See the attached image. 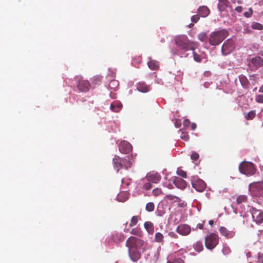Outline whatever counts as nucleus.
Listing matches in <instances>:
<instances>
[{
  "label": "nucleus",
  "mask_w": 263,
  "mask_h": 263,
  "mask_svg": "<svg viewBox=\"0 0 263 263\" xmlns=\"http://www.w3.org/2000/svg\"><path fill=\"white\" fill-rule=\"evenodd\" d=\"M198 14L201 17H206L210 13V10L206 6H200L198 10Z\"/></svg>",
  "instance_id": "nucleus-19"
},
{
  "label": "nucleus",
  "mask_w": 263,
  "mask_h": 263,
  "mask_svg": "<svg viewBox=\"0 0 263 263\" xmlns=\"http://www.w3.org/2000/svg\"><path fill=\"white\" fill-rule=\"evenodd\" d=\"M253 219L258 223H263V213L259 210L253 209L252 211Z\"/></svg>",
  "instance_id": "nucleus-13"
},
{
  "label": "nucleus",
  "mask_w": 263,
  "mask_h": 263,
  "mask_svg": "<svg viewBox=\"0 0 263 263\" xmlns=\"http://www.w3.org/2000/svg\"><path fill=\"white\" fill-rule=\"evenodd\" d=\"M198 39L201 42H204V41H206V40L208 39V36L205 33L201 32L200 33H199L198 34Z\"/></svg>",
  "instance_id": "nucleus-33"
},
{
  "label": "nucleus",
  "mask_w": 263,
  "mask_h": 263,
  "mask_svg": "<svg viewBox=\"0 0 263 263\" xmlns=\"http://www.w3.org/2000/svg\"><path fill=\"white\" fill-rule=\"evenodd\" d=\"M148 67L152 70H156L159 67V63L156 60L151 59L150 61L147 63Z\"/></svg>",
  "instance_id": "nucleus-23"
},
{
  "label": "nucleus",
  "mask_w": 263,
  "mask_h": 263,
  "mask_svg": "<svg viewBox=\"0 0 263 263\" xmlns=\"http://www.w3.org/2000/svg\"><path fill=\"white\" fill-rule=\"evenodd\" d=\"M234 49V43L232 40H228L223 44L221 51L224 55H227Z\"/></svg>",
  "instance_id": "nucleus-8"
},
{
  "label": "nucleus",
  "mask_w": 263,
  "mask_h": 263,
  "mask_svg": "<svg viewBox=\"0 0 263 263\" xmlns=\"http://www.w3.org/2000/svg\"><path fill=\"white\" fill-rule=\"evenodd\" d=\"M90 87V84L88 81L85 80H80L79 81L77 85L78 89L82 92L88 91Z\"/></svg>",
  "instance_id": "nucleus-12"
},
{
  "label": "nucleus",
  "mask_w": 263,
  "mask_h": 263,
  "mask_svg": "<svg viewBox=\"0 0 263 263\" xmlns=\"http://www.w3.org/2000/svg\"><path fill=\"white\" fill-rule=\"evenodd\" d=\"M190 123V121H189V120L188 119H185L184 121H183V125L185 126H187L189 125Z\"/></svg>",
  "instance_id": "nucleus-46"
},
{
  "label": "nucleus",
  "mask_w": 263,
  "mask_h": 263,
  "mask_svg": "<svg viewBox=\"0 0 263 263\" xmlns=\"http://www.w3.org/2000/svg\"><path fill=\"white\" fill-rule=\"evenodd\" d=\"M119 85V83L117 80H114L110 82L109 87L111 89H114Z\"/></svg>",
  "instance_id": "nucleus-35"
},
{
  "label": "nucleus",
  "mask_w": 263,
  "mask_h": 263,
  "mask_svg": "<svg viewBox=\"0 0 263 263\" xmlns=\"http://www.w3.org/2000/svg\"><path fill=\"white\" fill-rule=\"evenodd\" d=\"M191 157L192 160L196 161L198 159L199 156L197 153L194 152L192 154Z\"/></svg>",
  "instance_id": "nucleus-41"
},
{
  "label": "nucleus",
  "mask_w": 263,
  "mask_h": 263,
  "mask_svg": "<svg viewBox=\"0 0 263 263\" xmlns=\"http://www.w3.org/2000/svg\"><path fill=\"white\" fill-rule=\"evenodd\" d=\"M194 249L198 252H200L203 250V245L201 241H198L196 242H195L193 245Z\"/></svg>",
  "instance_id": "nucleus-25"
},
{
  "label": "nucleus",
  "mask_w": 263,
  "mask_h": 263,
  "mask_svg": "<svg viewBox=\"0 0 263 263\" xmlns=\"http://www.w3.org/2000/svg\"><path fill=\"white\" fill-rule=\"evenodd\" d=\"M253 12V9L251 8H250L248 10V11L245 12L244 13V16L247 18L250 17L252 15Z\"/></svg>",
  "instance_id": "nucleus-39"
},
{
  "label": "nucleus",
  "mask_w": 263,
  "mask_h": 263,
  "mask_svg": "<svg viewBox=\"0 0 263 263\" xmlns=\"http://www.w3.org/2000/svg\"><path fill=\"white\" fill-rule=\"evenodd\" d=\"M177 174L184 178H186L187 177L186 172L181 169L178 168Z\"/></svg>",
  "instance_id": "nucleus-36"
},
{
  "label": "nucleus",
  "mask_w": 263,
  "mask_h": 263,
  "mask_svg": "<svg viewBox=\"0 0 263 263\" xmlns=\"http://www.w3.org/2000/svg\"><path fill=\"white\" fill-rule=\"evenodd\" d=\"M192 185L193 187L199 192H203L206 187L205 183L200 179L193 181Z\"/></svg>",
  "instance_id": "nucleus-9"
},
{
  "label": "nucleus",
  "mask_w": 263,
  "mask_h": 263,
  "mask_svg": "<svg viewBox=\"0 0 263 263\" xmlns=\"http://www.w3.org/2000/svg\"><path fill=\"white\" fill-rule=\"evenodd\" d=\"M143 241L135 237L130 236L126 240V246L128 248V253L131 260L137 262L141 257V248Z\"/></svg>",
  "instance_id": "nucleus-1"
},
{
  "label": "nucleus",
  "mask_w": 263,
  "mask_h": 263,
  "mask_svg": "<svg viewBox=\"0 0 263 263\" xmlns=\"http://www.w3.org/2000/svg\"><path fill=\"white\" fill-rule=\"evenodd\" d=\"M175 125H176V127H179V125H178V124L176 123Z\"/></svg>",
  "instance_id": "nucleus-56"
},
{
  "label": "nucleus",
  "mask_w": 263,
  "mask_h": 263,
  "mask_svg": "<svg viewBox=\"0 0 263 263\" xmlns=\"http://www.w3.org/2000/svg\"><path fill=\"white\" fill-rule=\"evenodd\" d=\"M169 235L171 237H174V238H177L178 237L177 235L173 232L170 233Z\"/></svg>",
  "instance_id": "nucleus-49"
},
{
  "label": "nucleus",
  "mask_w": 263,
  "mask_h": 263,
  "mask_svg": "<svg viewBox=\"0 0 263 263\" xmlns=\"http://www.w3.org/2000/svg\"><path fill=\"white\" fill-rule=\"evenodd\" d=\"M130 234L139 237H141L142 235V232L139 228H135L133 229L130 231Z\"/></svg>",
  "instance_id": "nucleus-26"
},
{
  "label": "nucleus",
  "mask_w": 263,
  "mask_h": 263,
  "mask_svg": "<svg viewBox=\"0 0 263 263\" xmlns=\"http://www.w3.org/2000/svg\"><path fill=\"white\" fill-rule=\"evenodd\" d=\"M189 26H190V27H191V26H193V24H190Z\"/></svg>",
  "instance_id": "nucleus-57"
},
{
  "label": "nucleus",
  "mask_w": 263,
  "mask_h": 263,
  "mask_svg": "<svg viewBox=\"0 0 263 263\" xmlns=\"http://www.w3.org/2000/svg\"><path fill=\"white\" fill-rule=\"evenodd\" d=\"M219 237L215 233H211L205 239V245L207 249H213L218 243Z\"/></svg>",
  "instance_id": "nucleus-6"
},
{
  "label": "nucleus",
  "mask_w": 263,
  "mask_h": 263,
  "mask_svg": "<svg viewBox=\"0 0 263 263\" xmlns=\"http://www.w3.org/2000/svg\"><path fill=\"white\" fill-rule=\"evenodd\" d=\"M196 128V125L195 123H192L191 125V128L192 130H195Z\"/></svg>",
  "instance_id": "nucleus-51"
},
{
  "label": "nucleus",
  "mask_w": 263,
  "mask_h": 263,
  "mask_svg": "<svg viewBox=\"0 0 263 263\" xmlns=\"http://www.w3.org/2000/svg\"><path fill=\"white\" fill-rule=\"evenodd\" d=\"M258 263H263V255H259Z\"/></svg>",
  "instance_id": "nucleus-48"
},
{
  "label": "nucleus",
  "mask_w": 263,
  "mask_h": 263,
  "mask_svg": "<svg viewBox=\"0 0 263 263\" xmlns=\"http://www.w3.org/2000/svg\"><path fill=\"white\" fill-rule=\"evenodd\" d=\"M251 63L257 68L263 65V59L260 57H256L251 59Z\"/></svg>",
  "instance_id": "nucleus-16"
},
{
  "label": "nucleus",
  "mask_w": 263,
  "mask_h": 263,
  "mask_svg": "<svg viewBox=\"0 0 263 263\" xmlns=\"http://www.w3.org/2000/svg\"><path fill=\"white\" fill-rule=\"evenodd\" d=\"M175 125H176V127H179V125H178V124L176 123Z\"/></svg>",
  "instance_id": "nucleus-55"
},
{
  "label": "nucleus",
  "mask_w": 263,
  "mask_h": 263,
  "mask_svg": "<svg viewBox=\"0 0 263 263\" xmlns=\"http://www.w3.org/2000/svg\"><path fill=\"white\" fill-rule=\"evenodd\" d=\"M167 263H184V261L182 259L179 258L174 260L173 261H168Z\"/></svg>",
  "instance_id": "nucleus-44"
},
{
  "label": "nucleus",
  "mask_w": 263,
  "mask_h": 263,
  "mask_svg": "<svg viewBox=\"0 0 263 263\" xmlns=\"http://www.w3.org/2000/svg\"><path fill=\"white\" fill-rule=\"evenodd\" d=\"M173 183L178 189H184L186 186V181L179 177H176L173 180Z\"/></svg>",
  "instance_id": "nucleus-15"
},
{
  "label": "nucleus",
  "mask_w": 263,
  "mask_h": 263,
  "mask_svg": "<svg viewBox=\"0 0 263 263\" xmlns=\"http://www.w3.org/2000/svg\"><path fill=\"white\" fill-rule=\"evenodd\" d=\"M147 179L148 181L157 183L160 181L161 176L158 174H152L148 175L147 176Z\"/></svg>",
  "instance_id": "nucleus-18"
},
{
  "label": "nucleus",
  "mask_w": 263,
  "mask_h": 263,
  "mask_svg": "<svg viewBox=\"0 0 263 263\" xmlns=\"http://www.w3.org/2000/svg\"><path fill=\"white\" fill-rule=\"evenodd\" d=\"M176 231L181 235L186 236L191 233V229L189 225L181 224L177 227Z\"/></svg>",
  "instance_id": "nucleus-11"
},
{
  "label": "nucleus",
  "mask_w": 263,
  "mask_h": 263,
  "mask_svg": "<svg viewBox=\"0 0 263 263\" xmlns=\"http://www.w3.org/2000/svg\"><path fill=\"white\" fill-rule=\"evenodd\" d=\"M112 163L114 168L117 171H119L122 168L128 170L132 166V162L130 160L129 156H126L124 158H120L117 155H115L112 159Z\"/></svg>",
  "instance_id": "nucleus-3"
},
{
  "label": "nucleus",
  "mask_w": 263,
  "mask_h": 263,
  "mask_svg": "<svg viewBox=\"0 0 263 263\" xmlns=\"http://www.w3.org/2000/svg\"><path fill=\"white\" fill-rule=\"evenodd\" d=\"M122 108V104L119 101H114L110 104V109L116 112H119Z\"/></svg>",
  "instance_id": "nucleus-17"
},
{
  "label": "nucleus",
  "mask_w": 263,
  "mask_h": 263,
  "mask_svg": "<svg viewBox=\"0 0 263 263\" xmlns=\"http://www.w3.org/2000/svg\"><path fill=\"white\" fill-rule=\"evenodd\" d=\"M143 187L146 190H150L152 188V184L150 183V181H148V182L145 183L143 185Z\"/></svg>",
  "instance_id": "nucleus-43"
},
{
  "label": "nucleus",
  "mask_w": 263,
  "mask_h": 263,
  "mask_svg": "<svg viewBox=\"0 0 263 263\" xmlns=\"http://www.w3.org/2000/svg\"><path fill=\"white\" fill-rule=\"evenodd\" d=\"M228 0H219L218 7L220 9H224L228 6Z\"/></svg>",
  "instance_id": "nucleus-30"
},
{
  "label": "nucleus",
  "mask_w": 263,
  "mask_h": 263,
  "mask_svg": "<svg viewBox=\"0 0 263 263\" xmlns=\"http://www.w3.org/2000/svg\"><path fill=\"white\" fill-rule=\"evenodd\" d=\"M199 14H196V15H193L192 17V18H191V20L193 22V23H197L198 20H199Z\"/></svg>",
  "instance_id": "nucleus-42"
},
{
  "label": "nucleus",
  "mask_w": 263,
  "mask_h": 263,
  "mask_svg": "<svg viewBox=\"0 0 263 263\" xmlns=\"http://www.w3.org/2000/svg\"><path fill=\"white\" fill-rule=\"evenodd\" d=\"M252 28L254 29L261 30L263 29V26L262 24L258 23H255L252 24Z\"/></svg>",
  "instance_id": "nucleus-34"
},
{
  "label": "nucleus",
  "mask_w": 263,
  "mask_h": 263,
  "mask_svg": "<svg viewBox=\"0 0 263 263\" xmlns=\"http://www.w3.org/2000/svg\"><path fill=\"white\" fill-rule=\"evenodd\" d=\"M141 219V217L140 216H133L130 221L129 227H133L136 226L138 221Z\"/></svg>",
  "instance_id": "nucleus-24"
},
{
  "label": "nucleus",
  "mask_w": 263,
  "mask_h": 263,
  "mask_svg": "<svg viewBox=\"0 0 263 263\" xmlns=\"http://www.w3.org/2000/svg\"><path fill=\"white\" fill-rule=\"evenodd\" d=\"M164 199L168 201L171 205H177L180 208H183L186 205L185 202L182 201L180 198L171 194L166 195L164 197Z\"/></svg>",
  "instance_id": "nucleus-7"
},
{
  "label": "nucleus",
  "mask_w": 263,
  "mask_h": 263,
  "mask_svg": "<svg viewBox=\"0 0 263 263\" xmlns=\"http://www.w3.org/2000/svg\"><path fill=\"white\" fill-rule=\"evenodd\" d=\"M181 138L185 141H187L189 139L190 137L187 134L182 133V135L181 136Z\"/></svg>",
  "instance_id": "nucleus-45"
},
{
  "label": "nucleus",
  "mask_w": 263,
  "mask_h": 263,
  "mask_svg": "<svg viewBox=\"0 0 263 263\" xmlns=\"http://www.w3.org/2000/svg\"><path fill=\"white\" fill-rule=\"evenodd\" d=\"M239 81L240 82L242 86V87L245 88H248L249 85V82L247 78V77L245 76L241 75L239 76Z\"/></svg>",
  "instance_id": "nucleus-22"
},
{
  "label": "nucleus",
  "mask_w": 263,
  "mask_h": 263,
  "mask_svg": "<svg viewBox=\"0 0 263 263\" xmlns=\"http://www.w3.org/2000/svg\"><path fill=\"white\" fill-rule=\"evenodd\" d=\"M209 223L211 225V226H213V224H214V221L213 220H210L209 221Z\"/></svg>",
  "instance_id": "nucleus-54"
},
{
  "label": "nucleus",
  "mask_w": 263,
  "mask_h": 263,
  "mask_svg": "<svg viewBox=\"0 0 263 263\" xmlns=\"http://www.w3.org/2000/svg\"><path fill=\"white\" fill-rule=\"evenodd\" d=\"M239 169L241 173L246 175H252L254 174L255 172L254 164L249 162L241 163L239 165Z\"/></svg>",
  "instance_id": "nucleus-5"
},
{
  "label": "nucleus",
  "mask_w": 263,
  "mask_h": 263,
  "mask_svg": "<svg viewBox=\"0 0 263 263\" xmlns=\"http://www.w3.org/2000/svg\"><path fill=\"white\" fill-rule=\"evenodd\" d=\"M102 80V77L100 76H96L91 79V82L94 85L100 84Z\"/></svg>",
  "instance_id": "nucleus-27"
},
{
  "label": "nucleus",
  "mask_w": 263,
  "mask_h": 263,
  "mask_svg": "<svg viewBox=\"0 0 263 263\" xmlns=\"http://www.w3.org/2000/svg\"><path fill=\"white\" fill-rule=\"evenodd\" d=\"M219 232L222 235L225 236L227 238H232L235 234L234 231H229L224 227H221L220 228Z\"/></svg>",
  "instance_id": "nucleus-14"
},
{
  "label": "nucleus",
  "mask_w": 263,
  "mask_h": 263,
  "mask_svg": "<svg viewBox=\"0 0 263 263\" xmlns=\"http://www.w3.org/2000/svg\"><path fill=\"white\" fill-rule=\"evenodd\" d=\"M119 149L122 153L128 154L132 150V146L127 141H123L119 144Z\"/></svg>",
  "instance_id": "nucleus-10"
},
{
  "label": "nucleus",
  "mask_w": 263,
  "mask_h": 263,
  "mask_svg": "<svg viewBox=\"0 0 263 263\" xmlns=\"http://www.w3.org/2000/svg\"><path fill=\"white\" fill-rule=\"evenodd\" d=\"M144 227L150 234H153L154 232V226L153 223L151 221H145L144 223Z\"/></svg>",
  "instance_id": "nucleus-20"
},
{
  "label": "nucleus",
  "mask_w": 263,
  "mask_h": 263,
  "mask_svg": "<svg viewBox=\"0 0 263 263\" xmlns=\"http://www.w3.org/2000/svg\"><path fill=\"white\" fill-rule=\"evenodd\" d=\"M259 92H263V84L259 88Z\"/></svg>",
  "instance_id": "nucleus-52"
},
{
  "label": "nucleus",
  "mask_w": 263,
  "mask_h": 263,
  "mask_svg": "<svg viewBox=\"0 0 263 263\" xmlns=\"http://www.w3.org/2000/svg\"><path fill=\"white\" fill-rule=\"evenodd\" d=\"M197 228L200 230H202L203 229V224L202 223H198L197 226Z\"/></svg>",
  "instance_id": "nucleus-50"
},
{
  "label": "nucleus",
  "mask_w": 263,
  "mask_h": 263,
  "mask_svg": "<svg viewBox=\"0 0 263 263\" xmlns=\"http://www.w3.org/2000/svg\"><path fill=\"white\" fill-rule=\"evenodd\" d=\"M164 236L160 232H157L155 234V240L157 242H162L163 241Z\"/></svg>",
  "instance_id": "nucleus-28"
},
{
  "label": "nucleus",
  "mask_w": 263,
  "mask_h": 263,
  "mask_svg": "<svg viewBox=\"0 0 263 263\" xmlns=\"http://www.w3.org/2000/svg\"><path fill=\"white\" fill-rule=\"evenodd\" d=\"M137 89L142 92H147L149 91V87L148 86L143 82H140L138 84Z\"/></svg>",
  "instance_id": "nucleus-21"
},
{
  "label": "nucleus",
  "mask_w": 263,
  "mask_h": 263,
  "mask_svg": "<svg viewBox=\"0 0 263 263\" xmlns=\"http://www.w3.org/2000/svg\"><path fill=\"white\" fill-rule=\"evenodd\" d=\"M255 100L259 103H263V95H259L256 97Z\"/></svg>",
  "instance_id": "nucleus-40"
},
{
  "label": "nucleus",
  "mask_w": 263,
  "mask_h": 263,
  "mask_svg": "<svg viewBox=\"0 0 263 263\" xmlns=\"http://www.w3.org/2000/svg\"><path fill=\"white\" fill-rule=\"evenodd\" d=\"M175 42L179 49L184 51L194 50L197 44L195 42L190 41L185 35L177 36L175 38Z\"/></svg>",
  "instance_id": "nucleus-2"
},
{
  "label": "nucleus",
  "mask_w": 263,
  "mask_h": 263,
  "mask_svg": "<svg viewBox=\"0 0 263 263\" xmlns=\"http://www.w3.org/2000/svg\"><path fill=\"white\" fill-rule=\"evenodd\" d=\"M228 34V31L225 29L213 32L209 37V43L212 46H217L226 38Z\"/></svg>",
  "instance_id": "nucleus-4"
},
{
  "label": "nucleus",
  "mask_w": 263,
  "mask_h": 263,
  "mask_svg": "<svg viewBox=\"0 0 263 263\" xmlns=\"http://www.w3.org/2000/svg\"><path fill=\"white\" fill-rule=\"evenodd\" d=\"M146 210L147 212H151L154 210L155 205L153 202H150L146 204L145 207Z\"/></svg>",
  "instance_id": "nucleus-32"
},
{
  "label": "nucleus",
  "mask_w": 263,
  "mask_h": 263,
  "mask_svg": "<svg viewBox=\"0 0 263 263\" xmlns=\"http://www.w3.org/2000/svg\"><path fill=\"white\" fill-rule=\"evenodd\" d=\"M193 54L194 57V59L195 61L197 62H201L202 61V59L200 57V55L198 54H197L196 52L194 51V50H193Z\"/></svg>",
  "instance_id": "nucleus-38"
},
{
  "label": "nucleus",
  "mask_w": 263,
  "mask_h": 263,
  "mask_svg": "<svg viewBox=\"0 0 263 263\" xmlns=\"http://www.w3.org/2000/svg\"><path fill=\"white\" fill-rule=\"evenodd\" d=\"M167 187L168 189H173V185H172V184H171L170 183H169L168 184V185H167Z\"/></svg>",
  "instance_id": "nucleus-53"
},
{
  "label": "nucleus",
  "mask_w": 263,
  "mask_h": 263,
  "mask_svg": "<svg viewBox=\"0 0 263 263\" xmlns=\"http://www.w3.org/2000/svg\"><path fill=\"white\" fill-rule=\"evenodd\" d=\"M247 200V197L246 195H240L238 196L236 199L237 204H240L243 202H246Z\"/></svg>",
  "instance_id": "nucleus-29"
},
{
  "label": "nucleus",
  "mask_w": 263,
  "mask_h": 263,
  "mask_svg": "<svg viewBox=\"0 0 263 263\" xmlns=\"http://www.w3.org/2000/svg\"><path fill=\"white\" fill-rule=\"evenodd\" d=\"M153 195L155 196H158L162 194V192L161 189L156 188L153 190Z\"/></svg>",
  "instance_id": "nucleus-37"
},
{
  "label": "nucleus",
  "mask_w": 263,
  "mask_h": 263,
  "mask_svg": "<svg viewBox=\"0 0 263 263\" xmlns=\"http://www.w3.org/2000/svg\"><path fill=\"white\" fill-rule=\"evenodd\" d=\"M256 114L254 110L249 111L246 116L245 118L247 120H252L255 117Z\"/></svg>",
  "instance_id": "nucleus-31"
},
{
  "label": "nucleus",
  "mask_w": 263,
  "mask_h": 263,
  "mask_svg": "<svg viewBox=\"0 0 263 263\" xmlns=\"http://www.w3.org/2000/svg\"><path fill=\"white\" fill-rule=\"evenodd\" d=\"M235 10L237 12L240 13V12H242V7L241 6H237L236 7Z\"/></svg>",
  "instance_id": "nucleus-47"
}]
</instances>
